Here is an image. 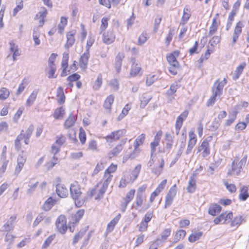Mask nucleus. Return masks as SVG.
Masks as SVG:
<instances>
[{
	"mask_svg": "<svg viewBox=\"0 0 249 249\" xmlns=\"http://www.w3.org/2000/svg\"><path fill=\"white\" fill-rule=\"evenodd\" d=\"M113 176L107 173H105L102 181L98 183L97 186L93 189L89 195V197H91L96 194L95 197L96 200H100L103 198V195L106 192L108 186L112 180Z\"/></svg>",
	"mask_w": 249,
	"mask_h": 249,
	"instance_id": "nucleus-1",
	"label": "nucleus"
},
{
	"mask_svg": "<svg viewBox=\"0 0 249 249\" xmlns=\"http://www.w3.org/2000/svg\"><path fill=\"white\" fill-rule=\"evenodd\" d=\"M70 192L72 199L74 200L76 207H80L88 199V197L81 196L82 192L79 185L77 182L72 184L70 187Z\"/></svg>",
	"mask_w": 249,
	"mask_h": 249,
	"instance_id": "nucleus-2",
	"label": "nucleus"
},
{
	"mask_svg": "<svg viewBox=\"0 0 249 249\" xmlns=\"http://www.w3.org/2000/svg\"><path fill=\"white\" fill-rule=\"evenodd\" d=\"M179 53V51L176 50L167 55V60L169 64L168 70L170 73L173 75H176L180 69L179 63L177 60Z\"/></svg>",
	"mask_w": 249,
	"mask_h": 249,
	"instance_id": "nucleus-3",
	"label": "nucleus"
},
{
	"mask_svg": "<svg viewBox=\"0 0 249 249\" xmlns=\"http://www.w3.org/2000/svg\"><path fill=\"white\" fill-rule=\"evenodd\" d=\"M235 159L232 162V167L231 170H229L227 173L228 176L232 175L234 172L236 173V175H239L242 170L243 166L246 162V159H243L240 161Z\"/></svg>",
	"mask_w": 249,
	"mask_h": 249,
	"instance_id": "nucleus-4",
	"label": "nucleus"
},
{
	"mask_svg": "<svg viewBox=\"0 0 249 249\" xmlns=\"http://www.w3.org/2000/svg\"><path fill=\"white\" fill-rule=\"evenodd\" d=\"M210 140L208 138L205 139L201 143L200 146L196 148V154L201 152L202 157L206 158L210 154V147L209 144Z\"/></svg>",
	"mask_w": 249,
	"mask_h": 249,
	"instance_id": "nucleus-5",
	"label": "nucleus"
},
{
	"mask_svg": "<svg viewBox=\"0 0 249 249\" xmlns=\"http://www.w3.org/2000/svg\"><path fill=\"white\" fill-rule=\"evenodd\" d=\"M227 83V81L225 78L222 81H220L219 79L217 80L212 87V92L214 93L215 95L220 96L222 94L223 88Z\"/></svg>",
	"mask_w": 249,
	"mask_h": 249,
	"instance_id": "nucleus-6",
	"label": "nucleus"
},
{
	"mask_svg": "<svg viewBox=\"0 0 249 249\" xmlns=\"http://www.w3.org/2000/svg\"><path fill=\"white\" fill-rule=\"evenodd\" d=\"M56 226L58 231L62 234L66 232L68 227L67 226V220L65 216L60 215L56 220Z\"/></svg>",
	"mask_w": 249,
	"mask_h": 249,
	"instance_id": "nucleus-7",
	"label": "nucleus"
},
{
	"mask_svg": "<svg viewBox=\"0 0 249 249\" xmlns=\"http://www.w3.org/2000/svg\"><path fill=\"white\" fill-rule=\"evenodd\" d=\"M177 192V186L176 184H175L170 188V190L166 196L165 202L164 204L165 208H167L172 204L173 199L176 195Z\"/></svg>",
	"mask_w": 249,
	"mask_h": 249,
	"instance_id": "nucleus-8",
	"label": "nucleus"
},
{
	"mask_svg": "<svg viewBox=\"0 0 249 249\" xmlns=\"http://www.w3.org/2000/svg\"><path fill=\"white\" fill-rule=\"evenodd\" d=\"M135 193V190L131 189L126 194V196L123 198L121 202V209L122 212H124L128 204L133 199Z\"/></svg>",
	"mask_w": 249,
	"mask_h": 249,
	"instance_id": "nucleus-9",
	"label": "nucleus"
},
{
	"mask_svg": "<svg viewBox=\"0 0 249 249\" xmlns=\"http://www.w3.org/2000/svg\"><path fill=\"white\" fill-rule=\"evenodd\" d=\"M126 132L125 129H120L111 133L106 137L105 139L108 142H111L112 141H117L121 137L124 136Z\"/></svg>",
	"mask_w": 249,
	"mask_h": 249,
	"instance_id": "nucleus-10",
	"label": "nucleus"
},
{
	"mask_svg": "<svg viewBox=\"0 0 249 249\" xmlns=\"http://www.w3.org/2000/svg\"><path fill=\"white\" fill-rule=\"evenodd\" d=\"M26 160V154L22 151L18 156L17 159V165L15 169V174L18 175L19 173Z\"/></svg>",
	"mask_w": 249,
	"mask_h": 249,
	"instance_id": "nucleus-11",
	"label": "nucleus"
},
{
	"mask_svg": "<svg viewBox=\"0 0 249 249\" xmlns=\"http://www.w3.org/2000/svg\"><path fill=\"white\" fill-rule=\"evenodd\" d=\"M90 57L89 47L86 49V52L82 54L79 59V66L83 70L87 69L89 59Z\"/></svg>",
	"mask_w": 249,
	"mask_h": 249,
	"instance_id": "nucleus-12",
	"label": "nucleus"
},
{
	"mask_svg": "<svg viewBox=\"0 0 249 249\" xmlns=\"http://www.w3.org/2000/svg\"><path fill=\"white\" fill-rule=\"evenodd\" d=\"M162 136V131H159L155 136L154 141L150 143L151 157L156 151V148L159 145L160 140Z\"/></svg>",
	"mask_w": 249,
	"mask_h": 249,
	"instance_id": "nucleus-13",
	"label": "nucleus"
},
{
	"mask_svg": "<svg viewBox=\"0 0 249 249\" xmlns=\"http://www.w3.org/2000/svg\"><path fill=\"white\" fill-rule=\"evenodd\" d=\"M17 219V215L14 214L12 215L7 222L2 226V231H10L12 230L14 228V223Z\"/></svg>",
	"mask_w": 249,
	"mask_h": 249,
	"instance_id": "nucleus-14",
	"label": "nucleus"
},
{
	"mask_svg": "<svg viewBox=\"0 0 249 249\" xmlns=\"http://www.w3.org/2000/svg\"><path fill=\"white\" fill-rule=\"evenodd\" d=\"M243 27V24L241 21H239L234 29V33L232 35V41L231 45L233 46L236 42L239 36L242 33V28Z\"/></svg>",
	"mask_w": 249,
	"mask_h": 249,
	"instance_id": "nucleus-15",
	"label": "nucleus"
},
{
	"mask_svg": "<svg viewBox=\"0 0 249 249\" xmlns=\"http://www.w3.org/2000/svg\"><path fill=\"white\" fill-rule=\"evenodd\" d=\"M196 173H193L189 178L188 185L187 187V191L190 193H194L196 189Z\"/></svg>",
	"mask_w": 249,
	"mask_h": 249,
	"instance_id": "nucleus-16",
	"label": "nucleus"
},
{
	"mask_svg": "<svg viewBox=\"0 0 249 249\" xmlns=\"http://www.w3.org/2000/svg\"><path fill=\"white\" fill-rule=\"evenodd\" d=\"M125 142L126 140H123L121 142L120 144L117 145L114 148H113L112 150L108 154L109 158L111 159L119 154L122 150Z\"/></svg>",
	"mask_w": 249,
	"mask_h": 249,
	"instance_id": "nucleus-17",
	"label": "nucleus"
},
{
	"mask_svg": "<svg viewBox=\"0 0 249 249\" xmlns=\"http://www.w3.org/2000/svg\"><path fill=\"white\" fill-rule=\"evenodd\" d=\"M115 39V35L112 31H108L103 35V41L107 44L112 43Z\"/></svg>",
	"mask_w": 249,
	"mask_h": 249,
	"instance_id": "nucleus-18",
	"label": "nucleus"
},
{
	"mask_svg": "<svg viewBox=\"0 0 249 249\" xmlns=\"http://www.w3.org/2000/svg\"><path fill=\"white\" fill-rule=\"evenodd\" d=\"M140 153V149L139 147H134V149L130 153V152L127 150L125 152V154L123 157V162L126 161L128 159H133L137 157Z\"/></svg>",
	"mask_w": 249,
	"mask_h": 249,
	"instance_id": "nucleus-19",
	"label": "nucleus"
},
{
	"mask_svg": "<svg viewBox=\"0 0 249 249\" xmlns=\"http://www.w3.org/2000/svg\"><path fill=\"white\" fill-rule=\"evenodd\" d=\"M56 192L58 196L62 198L66 197L68 195V190L64 185L60 184L56 185Z\"/></svg>",
	"mask_w": 249,
	"mask_h": 249,
	"instance_id": "nucleus-20",
	"label": "nucleus"
},
{
	"mask_svg": "<svg viewBox=\"0 0 249 249\" xmlns=\"http://www.w3.org/2000/svg\"><path fill=\"white\" fill-rule=\"evenodd\" d=\"M75 32L71 31L69 32L67 35V43L65 45V48L68 49L71 47L75 42L74 35Z\"/></svg>",
	"mask_w": 249,
	"mask_h": 249,
	"instance_id": "nucleus-21",
	"label": "nucleus"
},
{
	"mask_svg": "<svg viewBox=\"0 0 249 249\" xmlns=\"http://www.w3.org/2000/svg\"><path fill=\"white\" fill-rule=\"evenodd\" d=\"M246 66V62H244L240 64V65L236 68L232 76V78L234 80H236L239 78Z\"/></svg>",
	"mask_w": 249,
	"mask_h": 249,
	"instance_id": "nucleus-22",
	"label": "nucleus"
},
{
	"mask_svg": "<svg viewBox=\"0 0 249 249\" xmlns=\"http://www.w3.org/2000/svg\"><path fill=\"white\" fill-rule=\"evenodd\" d=\"M77 117L73 115L71 113L70 114L69 117L65 121L64 124V126L66 129H69L74 125Z\"/></svg>",
	"mask_w": 249,
	"mask_h": 249,
	"instance_id": "nucleus-23",
	"label": "nucleus"
},
{
	"mask_svg": "<svg viewBox=\"0 0 249 249\" xmlns=\"http://www.w3.org/2000/svg\"><path fill=\"white\" fill-rule=\"evenodd\" d=\"M248 188L246 186L242 185L240 187L239 198L240 200L245 201L249 197Z\"/></svg>",
	"mask_w": 249,
	"mask_h": 249,
	"instance_id": "nucleus-24",
	"label": "nucleus"
},
{
	"mask_svg": "<svg viewBox=\"0 0 249 249\" xmlns=\"http://www.w3.org/2000/svg\"><path fill=\"white\" fill-rule=\"evenodd\" d=\"M56 201L53 199L52 197L48 198L44 202L42 206V209L45 211H48L56 203Z\"/></svg>",
	"mask_w": 249,
	"mask_h": 249,
	"instance_id": "nucleus-25",
	"label": "nucleus"
},
{
	"mask_svg": "<svg viewBox=\"0 0 249 249\" xmlns=\"http://www.w3.org/2000/svg\"><path fill=\"white\" fill-rule=\"evenodd\" d=\"M220 40L221 37L220 36H213L209 41L208 48L213 51L214 50L215 46L220 42Z\"/></svg>",
	"mask_w": 249,
	"mask_h": 249,
	"instance_id": "nucleus-26",
	"label": "nucleus"
},
{
	"mask_svg": "<svg viewBox=\"0 0 249 249\" xmlns=\"http://www.w3.org/2000/svg\"><path fill=\"white\" fill-rule=\"evenodd\" d=\"M1 160H2L3 163L1 167L0 168V172L2 173H3L5 172L7 168V166L9 162V160H6V152L4 151V149L3 150L1 153Z\"/></svg>",
	"mask_w": 249,
	"mask_h": 249,
	"instance_id": "nucleus-27",
	"label": "nucleus"
},
{
	"mask_svg": "<svg viewBox=\"0 0 249 249\" xmlns=\"http://www.w3.org/2000/svg\"><path fill=\"white\" fill-rule=\"evenodd\" d=\"M84 210L83 209L78 210L74 215L71 217V222L73 224L78 223L80 219L84 215Z\"/></svg>",
	"mask_w": 249,
	"mask_h": 249,
	"instance_id": "nucleus-28",
	"label": "nucleus"
},
{
	"mask_svg": "<svg viewBox=\"0 0 249 249\" xmlns=\"http://www.w3.org/2000/svg\"><path fill=\"white\" fill-rule=\"evenodd\" d=\"M165 140L167 141L166 143L165 150L164 151L169 152L173 146V140L172 137L169 133H166L165 135Z\"/></svg>",
	"mask_w": 249,
	"mask_h": 249,
	"instance_id": "nucleus-29",
	"label": "nucleus"
},
{
	"mask_svg": "<svg viewBox=\"0 0 249 249\" xmlns=\"http://www.w3.org/2000/svg\"><path fill=\"white\" fill-rule=\"evenodd\" d=\"M191 16L190 10L188 6H185L183 10V14L181 18V24L184 25L189 20Z\"/></svg>",
	"mask_w": 249,
	"mask_h": 249,
	"instance_id": "nucleus-30",
	"label": "nucleus"
},
{
	"mask_svg": "<svg viewBox=\"0 0 249 249\" xmlns=\"http://www.w3.org/2000/svg\"><path fill=\"white\" fill-rule=\"evenodd\" d=\"M38 93V89H35L33 90V92L31 93V94L30 95L29 97L27 99L26 103V106L30 107L31 106L34 101H35L37 95Z\"/></svg>",
	"mask_w": 249,
	"mask_h": 249,
	"instance_id": "nucleus-31",
	"label": "nucleus"
},
{
	"mask_svg": "<svg viewBox=\"0 0 249 249\" xmlns=\"http://www.w3.org/2000/svg\"><path fill=\"white\" fill-rule=\"evenodd\" d=\"M221 211V207L217 204L211 206L209 209V213L212 215H215Z\"/></svg>",
	"mask_w": 249,
	"mask_h": 249,
	"instance_id": "nucleus-32",
	"label": "nucleus"
},
{
	"mask_svg": "<svg viewBox=\"0 0 249 249\" xmlns=\"http://www.w3.org/2000/svg\"><path fill=\"white\" fill-rule=\"evenodd\" d=\"M124 58V55L123 53H119L115 58V67L117 72H119L122 66V61L123 59Z\"/></svg>",
	"mask_w": 249,
	"mask_h": 249,
	"instance_id": "nucleus-33",
	"label": "nucleus"
},
{
	"mask_svg": "<svg viewBox=\"0 0 249 249\" xmlns=\"http://www.w3.org/2000/svg\"><path fill=\"white\" fill-rule=\"evenodd\" d=\"M164 165V161L161 159V162L158 166H155L152 169V172L157 176H159L162 172Z\"/></svg>",
	"mask_w": 249,
	"mask_h": 249,
	"instance_id": "nucleus-34",
	"label": "nucleus"
},
{
	"mask_svg": "<svg viewBox=\"0 0 249 249\" xmlns=\"http://www.w3.org/2000/svg\"><path fill=\"white\" fill-rule=\"evenodd\" d=\"M121 217V214H119L114 217L107 225V231L111 232L113 229L115 225L118 223Z\"/></svg>",
	"mask_w": 249,
	"mask_h": 249,
	"instance_id": "nucleus-35",
	"label": "nucleus"
},
{
	"mask_svg": "<svg viewBox=\"0 0 249 249\" xmlns=\"http://www.w3.org/2000/svg\"><path fill=\"white\" fill-rule=\"evenodd\" d=\"M10 50L11 52H13V60L15 61L16 60V57L20 55V53L18 49V46L16 45L14 43L10 42Z\"/></svg>",
	"mask_w": 249,
	"mask_h": 249,
	"instance_id": "nucleus-36",
	"label": "nucleus"
},
{
	"mask_svg": "<svg viewBox=\"0 0 249 249\" xmlns=\"http://www.w3.org/2000/svg\"><path fill=\"white\" fill-rule=\"evenodd\" d=\"M171 234V229H166L161 233L160 237L157 239V242L162 243L165 241Z\"/></svg>",
	"mask_w": 249,
	"mask_h": 249,
	"instance_id": "nucleus-37",
	"label": "nucleus"
},
{
	"mask_svg": "<svg viewBox=\"0 0 249 249\" xmlns=\"http://www.w3.org/2000/svg\"><path fill=\"white\" fill-rule=\"evenodd\" d=\"M151 99V97L146 94H143L141 97L140 107L144 108Z\"/></svg>",
	"mask_w": 249,
	"mask_h": 249,
	"instance_id": "nucleus-38",
	"label": "nucleus"
},
{
	"mask_svg": "<svg viewBox=\"0 0 249 249\" xmlns=\"http://www.w3.org/2000/svg\"><path fill=\"white\" fill-rule=\"evenodd\" d=\"M218 26V23L217 21L216 18H214L213 19L212 24L210 28L209 32V36H211L213 35L217 31Z\"/></svg>",
	"mask_w": 249,
	"mask_h": 249,
	"instance_id": "nucleus-39",
	"label": "nucleus"
},
{
	"mask_svg": "<svg viewBox=\"0 0 249 249\" xmlns=\"http://www.w3.org/2000/svg\"><path fill=\"white\" fill-rule=\"evenodd\" d=\"M59 161V160L56 156H53L51 160L46 164V167L49 170L52 169Z\"/></svg>",
	"mask_w": 249,
	"mask_h": 249,
	"instance_id": "nucleus-40",
	"label": "nucleus"
},
{
	"mask_svg": "<svg viewBox=\"0 0 249 249\" xmlns=\"http://www.w3.org/2000/svg\"><path fill=\"white\" fill-rule=\"evenodd\" d=\"M57 102L60 105L64 103L65 97L63 93V89L61 87L57 89Z\"/></svg>",
	"mask_w": 249,
	"mask_h": 249,
	"instance_id": "nucleus-41",
	"label": "nucleus"
},
{
	"mask_svg": "<svg viewBox=\"0 0 249 249\" xmlns=\"http://www.w3.org/2000/svg\"><path fill=\"white\" fill-rule=\"evenodd\" d=\"M34 179L31 178L29 181V188L27 191V194L28 195H31L35 190L36 187L37 186L38 182L36 181L35 182H33Z\"/></svg>",
	"mask_w": 249,
	"mask_h": 249,
	"instance_id": "nucleus-42",
	"label": "nucleus"
},
{
	"mask_svg": "<svg viewBox=\"0 0 249 249\" xmlns=\"http://www.w3.org/2000/svg\"><path fill=\"white\" fill-rule=\"evenodd\" d=\"M141 70V68L139 65L133 62L131 66L130 75L133 77L136 76L139 73Z\"/></svg>",
	"mask_w": 249,
	"mask_h": 249,
	"instance_id": "nucleus-43",
	"label": "nucleus"
},
{
	"mask_svg": "<svg viewBox=\"0 0 249 249\" xmlns=\"http://www.w3.org/2000/svg\"><path fill=\"white\" fill-rule=\"evenodd\" d=\"M189 140L188 142V145L194 147L197 142L196 136L194 132H190L189 134Z\"/></svg>",
	"mask_w": 249,
	"mask_h": 249,
	"instance_id": "nucleus-44",
	"label": "nucleus"
},
{
	"mask_svg": "<svg viewBox=\"0 0 249 249\" xmlns=\"http://www.w3.org/2000/svg\"><path fill=\"white\" fill-rule=\"evenodd\" d=\"M202 234L203 233L201 231L195 232L190 235L188 238V240L191 243L195 242L196 241L198 240Z\"/></svg>",
	"mask_w": 249,
	"mask_h": 249,
	"instance_id": "nucleus-45",
	"label": "nucleus"
},
{
	"mask_svg": "<svg viewBox=\"0 0 249 249\" xmlns=\"http://www.w3.org/2000/svg\"><path fill=\"white\" fill-rule=\"evenodd\" d=\"M114 101V96L112 95L108 96L104 102V106L105 108L110 110Z\"/></svg>",
	"mask_w": 249,
	"mask_h": 249,
	"instance_id": "nucleus-46",
	"label": "nucleus"
},
{
	"mask_svg": "<svg viewBox=\"0 0 249 249\" xmlns=\"http://www.w3.org/2000/svg\"><path fill=\"white\" fill-rule=\"evenodd\" d=\"M186 235V231L184 230H180L178 231L175 236L174 237V242H177L178 241L183 239Z\"/></svg>",
	"mask_w": 249,
	"mask_h": 249,
	"instance_id": "nucleus-47",
	"label": "nucleus"
},
{
	"mask_svg": "<svg viewBox=\"0 0 249 249\" xmlns=\"http://www.w3.org/2000/svg\"><path fill=\"white\" fill-rule=\"evenodd\" d=\"M102 84V76L101 74H99L97 79L95 80V81L94 83V84L93 85V88L94 89L97 90H98L101 87Z\"/></svg>",
	"mask_w": 249,
	"mask_h": 249,
	"instance_id": "nucleus-48",
	"label": "nucleus"
},
{
	"mask_svg": "<svg viewBox=\"0 0 249 249\" xmlns=\"http://www.w3.org/2000/svg\"><path fill=\"white\" fill-rule=\"evenodd\" d=\"M9 91L5 88H2L0 89V100H5L9 96Z\"/></svg>",
	"mask_w": 249,
	"mask_h": 249,
	"instance_id": "nucleus-49",
	"label": "nucleus"
},
{
	"mask_svg": "<svg viewBox=\"0 0 249 249\" xmlns=\"http://www.w3.org/2000/svg\"><path fill=\"white\" fill-rule=\"evenodd\" d=\"M64 114L65 110L62 107H61L55 110L53 116L55 119H59L63 117Z\"/></svg>",
	"mask_w": 249,
	"mask_h": 249,
	"instance_id": "nucleus-50",
	"label": "nucleus"
},
{
	"mask_svg": "<svg viewBox=\"0 0 249 249\" xmlns=\"http://www.w3.org/2000/svg\"><path fill=\"white\" fill-rule=\"evenodd\" d=\"M179 87V86H178L177 83H174L172 84L171 85L170 89L167 91L166 94L168 96H171L173 95L177 91Z\"/></svg>",
	"mask_w": 249,
	"mask_h": 249,
	"instance_id": "nucleus-51",
	"label": "nucleus"
},
{
	"mask_svg": "<svg viewBox=\"0 0 249 249\" xmlns=\"http://www.w3.org/2000/svg\"><path fill=\"white\" fill-rule=\"evenodd\" d=\"M145 138V135L142 134L135 141L134 143V147H139L142 144Z\"/></svg>",
	"mask_w": 249,
	"mask_h": 249,
	"instance_id": "nucleus-52",
	"label": "nucleus"
},
{
	"mask_svg": "<svg viewBox=\"0 0 249 249\" xmlns=\"http://www.w3.org/2000/svg\"><path fill=\"white\" fill-rule=\"evenodd\" d=\"M236 114L237 113L234 112L233 113L229 115V119L225 123V126H230L233 123L236 119Z\"/></svg>",
	"mask_w": 249,
	"mask_h": 249,
	"instance_id": "nucleus-53",
	"label": "nucleus"
},
{
	"mask_svg": "<svg viewBox=\"0 0 249 249\" xmlns=\"http://www.w3.org/2000/svg\"><path fill=\"white\" fill-rule=\"evenodd\" d=\"M109 18L107 17H103L102 19V24L100 26V34L102 32L105 30V29L107 28L108 26V21L109 20Z\"/></svg>",
	"mask_w": 249,
	"mask_h": 249,
	"instance_id": "nucleus-54",
	"label": "nucleus"
},
{
	"mask_svg": "<svg viewBox=\"0 0 249 249\" xmlns=\"http://www.w3.org/2000/svg\"><path fill=\"white\" fill-rule=\"evenodd\" d=\"M104 161L103 160H101L99 162L97 163L93 171V175L97 174L101 170L104 168Z\"/></svg>",
	"mask_w": 249,
	"mask_h": 249,
	"instance_id": "nucleus-55",
	"label": "nucleus"
},
{
	"mask_svg": "<svg viewBox=\"0 0 249 249\" xmlns=\"http://www.w3.org/2000/svg\"><path fill=\"white\" fill-rule=\"evenodd\" d=\"M67 18L62 17L60 19V23L58 25V28L60 33L64 30V27L67 24Z\"/></svg>",
	"mask_w": 249,
	"mask_h": 249,
	"instance_id": "nucleus-56",
	"label": "nucleus"
},
{
	"mask_svg": "<svg viewBox=\"0 0 249 249\" xmlns=\"http://www.w3.org/2000/svg\"><path fill=\"white\" fill-rule=\"evenodd\" d=\"M143 201V195H141L140 193H137V196L136 197V206L138 207H141Z\"/></svg>",
	"mask_w": 249,
	"mask_h": 249,
	"instance_id": "nucleus-57",
	"label": "nucleus"
},
{
	"mask_svg": "<svg viewBox=\"0 0 249 249\" xmlns=\"http://www.w3.org/2000/svg\"><path fill=\"white\" fill-rule=\"evenodd\" d=\"M141 169V164L137 165L135 168L134 169V170L132 171V172L130 173L131 175L133 176V178L137 179L138 178L139 173L140 172Z\"/></svg>",
	"mask_w": 249,
	"mask_h": 249,
	"instance_id": "nucleus-58",
	"label": "nucleus"
},
{
	"mask_svg": "<svg viewBox=\"0 0 249 249\" xmlns=\"http://www.w3.org/2000/svg\"><path fill=\"white\" fill-rule=\"evenodd\" d=\"M34 129V125L33 124H30L28 129L25 131V133L23 132L24 138H30L32 134Z\"/></svg>",
	"mask_w": 249,
	"mask_h": 249,
	"instance_id": "nucleus-59",
	"label": "nucleus"
},
{
	"mask_svg": "<svg viewBox=\"0 0 249 249\" xmlns=\"http://www.w3.org/2000/svg\"><path fill=\"white\" fill-rule=\"evenodd\" d=\"M55 237V235H51L49 236L45 241L44 243L42 245V247L44 248H46L51 244L53 240L54 239Z\"/></svg>",
	"mask_w": 249,
	"mask_h": 249,
	"instance_id": "nucleus-60",
	"label": "nucleus"
},
{
	"mask_svg": "<svg viewBox=\"0 0 249 249\" xmlns=\"http://www.w3.org/2000/svg\"><path fill=\"white\" fill-rule=\"evenodd\" d=\"M50 70L48 72V77L49 78H53V77H55L54 76V73L56 71V66H48Z\"/></svg>",
	"mask_w": 249,
	"mask_h": 249,
	"instance_id": "nucleus-61",
	"label": "nucleus"
},
{
	"mask_svg": "<svg viewBox=\"0 0 249 249\" xmlns=\"http://www.w3.org/2000/svg\"><path fill=\"white\" fill-rule=\"evenodd\" d=\"M243 220V219L241 216H236L232 221L231 223V226H238L242 223Z\"/></svg>",
	"mask_w": 249,
	"mask_h": 249,
	"instance_id": "nucleus-62",
	"label": "nucleus"
},
{
	"mask_svg": "<svg viewBox=\"0 0 249 249\" xmlns=\"http://www.w3.org/2000/svg\"><path fill=\"white\" fill-rule=\"evenodd\" d=\"M188 111L187 110L184 111L177 118V120L183 123L188 115Z\"/></svg>",
	"mask_w": 249,
	"mask_h": 249,
	"instance_id": "nucleus-63",
	"label": "nucleus"
},
{
	"mask_svg": "<svg viewBox=\"0 0 249 249\" xmlns=\"http://www.w3.org/2000/svg\"><path fill=\"white\" fill-rule=\"evenodd\" d=\"M224 185L226 187V188L231 193H234L236 191V187L233 184H229L228 182H225Z\"/></svg>",
	"mask_w": 249,
	"mask_h": 249,
	"instance_id": "nucleus-64",
	"label": "nucleus"
}]
</instances>
